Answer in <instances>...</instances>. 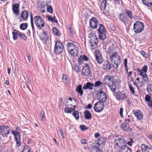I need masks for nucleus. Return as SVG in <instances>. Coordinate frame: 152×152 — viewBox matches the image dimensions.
<instances>
[{
  "label": "nucleus",
  "instance_id": "nucleus-1",
  "mask_svg": "<svg viewBox=\"0 0 152 152\" xmlns=\"http://www.w3.org/2000/svg\"><path fill=\"white\" fill-rule=\"evenodd\" d=\"M103 82L110 88L112 91L115 93H118V91L117 90L116 87V84L111 76L107 75L105 76L103 80Z\"/></svg>",
  "mask_w": 152,
  "mask_h": 152
},
{
  "label": "nucleus",
  "instance_id": "nucleus-2",
  "mask_svg": "<svg viewBox=\"0 0 152 152\" xmlns=\"http://www.w3.org/2000/svg\"><path fill=\"white\" fill-rule=\"evenodd\" d=\"M67 48L68 51L73 56H77L78 50L75 45L70 42H68L67 44Z\"/></svg>",
  "mask_w": 152,
  "mask_h": 152
},
{
  "label": "nucleus",
  "instance_id": "nucleus-3",
  "mask_svg": "<svg viewBox=\"0 0 152 152\" xmlns=\"http://www.w3.org/2000/svg\"><path fill=\"white\" fill-rule=\"evenodd\" d=\"M20 131L19 127L17 126L16 129V132L12 130V133L15 136V140H16V144L18 146H19L21 145L20 138V134L19 131Z\"/></svg>",
  "mask_w": 152,
  "mask_h": 152
},
{
  "label": "nucleus",
  "instance_id": "nucleus-4",
  "mask_svg": "<svg viewBox=\"0 0 152 152\" xmlns=\"http://www.w3.org/2000/svg\"><path fill=\"white\" fill-rule=\"evenodd\" d=\"M144 28L143 23L141 22H136L134 24L133 29L136 33H140L143 30Z\"/></svg>",
  "mask_w": 152,
  "mask_h": 152
},
{
  "label": "nucleus",
  "instance_id": "nucleus-5",
  "mask_svg": "<svg viewBox=\"0 0 152 152\" xmlns=\"http://www.w3.org/2000/svg\"><path fill=\"white\" fill-rule=\"evenodd\" d=\"M35 23L36 26L41 29L45 26V23L42 18L39 16H36L34 18Z\"/></svg>",
  "mask_w": 152,
  "mask_h": 152
},
{
  "label": "nucleus",
  "instance_id": "nucleus-6",
  "mask_svg": "<svg viewBox=\"0 0 152 152\" xmlns=\"http://www.w3.org/2000/svg\"><path fill=\"white\" fill-rule=\"evenodd\" d=\"M9 128L7 125L0 126V134L3 137H8L10 133V130L8 129Z\"/></svg>",
  "mask_w": 152,
  "mask_h": 152
},
{
  "label": "nucleus",
  "instance_id": "nucleus-7",
  "mask_svg": "<svg viewBox=\"0 0 152 152\" xmlns=\"http://www.w3.org/2000/svg\"><path fill=\"white\" fill-rule=\"evenodd\" d=\"M96 94L99 101L102 102H105L107 99V96L105 93L101 90L98 91Z\"/></svg>",
  "mask_w": 152,
  "mask_h": 152
},
{
  "label": "nucleus",
  "instance_id": "nucleus-8",
  "mask_svg": "<svg viewBox=\"0 0 152 152\" xmlns=\"http://www.w3.org/2000/svg\"><path fill=\"white\" fill-rule=\"evenodd\" d=\"M63 48L62 43L59 41H57L54 47L55 52L57 54L61 53L63 51Z\"/></svg>",
  "mask_w": 152,
  "mask_h": 152
},
{
  "label": "nucleus",
  "instance_id": "nucleus-9",
  "mask_svg": "<svg viewBox=\"0 0 152 152\" xmlns=\"http://www.w3.org/2000/svg\"><path fill=\"white\" fill-rule=\"evenodd\" d=\"M104 105L103 102L98 101L94 105V110L97 112H100L104 109Z\"/></svg>",
  "mask_w": 152,
  "mask_h": 152
},
{
  "label": "nucleus",
  "instance_id": "nucleus-10",
  "mask_svg": "<svg viewBox=\"0 0 152 152\" xmlns=\"http://www.w3.org/2000/svg\"><path fill=\"white\" fill-rule=\"evenodd\" d=\"M95 56L96 60L98 63L101 64L103 63V58L99 50H96L95 53Z\"/></svg>",
  "mask_w": 152,
  "mask_h": 152
},
{
  "label": "nucleus",
  "instance_id": "nucleus-11",
  "mask_svg": "<svg viewBox=\"0 0 152 152\" xmlns=\"http://www.w3.org/2000/svg\"><path fill=\"white\" fill-rule=\"evenodd\" d=\"M98 24V21L96 18L93 17L90 20V26L92 28L94 29L96 28Z\"/></svg>",
  "mask_w": 152,
  "mask_h": 152
},
{
  "label": "nucleus",
  "instance_id": "nucleus-12",
  "mask_svg": "<svg viewBox=\"0 0 152 152\" xmlns=\"http://www.w3.org/2000/svg\"><path fill=\"white\" fill-rule=\"evenodd\" d=\"M119 19L126 26L127 23H128L129 19L128 18L124 15V13L119 14Z\"/></svg>",
  "mask_w": 152,
  "mask_h": 152
},
{
  "label": "nucleus",
  "instance_id": "nucleus-13",
  "mask_svg": "<svg viewBox=\"0 0 152 152\" xmlns=\"http://www.w3.org/2000/svg\"><path fill=\"white\" fill-rule=\"evenodd\" d=\"M81 74L85 76H88L91 74V70L89 67H84L81 70Z\"/></svg>",
  "mask_w": 152,
  "mask_h": 152
},
{
  "label": "nucleus",
  "instance_id": "nucleus-14",
  "mask_svg": "<svg viewBox=\"0 0 152 152\" xmlns=\"http://www.w3.org/2000/svg\"><path fill=\"white\" fill-rule=\"evenodd\" d=\"M69 102V101H67L65 103V105L66 107L64 108V111L65 113H71L73 111H74L75 109L71 107H69V106H71L72 104H68V103Z\"/></svg>",
  "mask_w": 152,
  "mask_h": 152
},
{
  "label": "nucleus",
  "instance_id": "nucleus-15",
  "mask_svg": "<svg viewBox=\"0 0 152 152\" xmlns=\"http://www.w3.org/2000/svg\"><path fill=\"white\" fill-rule=\"evenodd\" d=\"M140 148L142 152H152V148H149L146 145H142Z\"/></svg>",
  "mask_w": 152,
  "mask_h": 152
},
{
  "label": "nucleus",
  "instance_id": "nucleus-16",
  "mask_svg": "<svg viewBox=\"0 0 152 152\" xmlns=\"http://www.w3.org/2000/svg\"><path fill=\"white\" fill-rule=\"evenodd\" d=\"M138 71L140 72L139 75L142 76L143 77V80L145 82H148L149 80L148 77L146 73H145L144 71L142 69H139Z\"/></svg>",
  "mask_w": 152,
  "mask_h": 152
},
{
  "label": "nucleus",
  "instance_id": "nucleus-17",
  "mask_svg": "<svg viewBox=\"0 0 152 152\" xmlns=\"http://www.w3.org/2000/svg\"><path fill=\"white\" fill-rule=\"evenodd\" d=\"M94 87V83L88 82H87L86 85L83 87V89L84 90H86L88 89L90 90L93 89Z\"/></svg>",
  "mask_w": 152,
  "mask_h": 152
},
{
  "label": "nucleus",
  "instance_id": "nucleus-18",
  "mask_svg": "<svg viewBox=\"0 0 152 152\" xmlns=\"http://www.w3.org/2000/svg\"><path fill=\"white\" fill-rule=\"evenodd\" d=\"M19 5L18 4H14L12 6V10L15 14L18 15H19Z\"/></svg>",
  "mask_w": 152,
  "mask_h": 152
},
{
  "label": "nucleus",
  "instance_id": "nucleus-19",
  "mask_svg": "<svg viewBox=\"0 0 152 152\" xmlns=\"http://www.w3.org/2000/svg\"><path fill=\"white\" fill-rule=\"evenodd\" d=\"M126 142V141L122 138H118L115 139L114 140V142L118 143L120 145L125 144Z\"/></svg>",
  "mask_w": 152,
  "mask_h": 152
},
{
  "label": "nucleus",
  "instance_id": "nucleus-20",
  "mask_svg": "<svg viewBox=\"0 0 152 152\" xmlns=\"http://www.w3.org/2000/svg\"><path fill=\"white\" fill-rule=\"evenodd\" d=\"M90 150V152H102L100 148H99L97 145H94Z\"/></svg>",
  "mask_w": 152,
  "mask_h": 152
},
{
  "label": "nucleus",
  "instance_id": "nucleus-21",
  "mask_svg": "<svg viewBox=\"0 0 152 152\" xmlns=\"http://www.w3.org/2000/svg\"><path fill=\"white\" fill-rule=\"evenodd\" d=\"M103 68L104 70H109L111 69L112 66L111 64L107 61H105L103 65Z\"/></svg>",
  "mask_w": 152,
  "mask_h": 152
},
{
  "label": "nucleus",
  "instance_id": "nucleus-22",
  "mask_svg": "<svg viewBox=\"0 0 152 152\" xmlns=\"http://www.w3.org/2000/svg\"><path fill=\"white\" fill-rule=\"evenodd\" d=\"M113 61H114V64L116 65V66H114V67L115 68H117L121 63V60L119 56H118L116 58H113Z\"/></svg>",
  "mask_w": 152,
  "mask_h": 152
},
{
  "label": "nucleus",
  "instance_id": "nucleus-23",
  "mask_svg": "<svg viewBox=\"0 0 152 152\" xmlns=\"http://www.w3.org/2000/svg\"><path fill=\"white\" fill-rule=\"evenodd\" d=\"M120 151L122 152H131L130 149L125 144L122 145Z\"/></svg>",
  "mask_w": 152,
  "mask_h": 152
},
{
  "label": "nucleus",
  "instance_id": "nucleus-24",
  "mask_svg": "<svg viewBox=\"0 0 152 152\" xmlns=\"http://www.w3.org/2000/svg\"><path fill=\"white\" fill-rule=\"evenodd\" d=\"M134 114L139 119L141 120L142 118L143 114L139 110H138L137 111L134 112Z\"/></svg>",
  "mask_w": 152,
  "mask_h": 152
},
{
  "label": "nucleus",
  "instance_id": "nucleus-25",
  "mask_svg": "<svg viewBox=\"0 0 152 152\" xmlns=\"http://www.w3.org/2000/svg\"><path fill=\"white\" fill-rule=\"evenodd\" d=\"M84 116L86 119L90 120L91 118L92 115L88 110H86L84 113Z\"/></svg>",
  "mask_w": 152,
  "mask_h": 152
},
{
  "label": "nucleus",
  "instance_id": "nucleus-26",
  "mask_svg": "<svg viewBox=\"0 0 152 152\" xmlns=\"http://www.w3.org/2000/svg\"><path fill=\"white\" fill-rule=\"evenodd\" d=\"M98 43V38L96 34H95V35L92 37V38L91 39L90 43H94L95 45H96Z\"/></svg>",
  "mask_w": 152,
  "mask_h": 152
},
{
  "label": "nucleus",
  "instance_id": "nucleus-27",
  "mask_svg": "<svg viewBox=\"0 0 152 152\" xmlns=\"http://www.w3.org/2000/svg\"><path fill=\"white\" fill-rule=\"evenodd\" d=\"M41 39L44 43L46 42V40L48 39L47 34L45 31H44L40 37Z\"/></svg>",
  "mask_w": 152,
  "mask_h": 152
},
{
  "label": "nucleus",
  "instance_id": "nucleus-28",
  "mask_svg": "<svg viewBox=\"0 0 152 152\" xmlns=\"http://www.w3.org/2000/svg\"><path fill=\"white\" fill-rule=\"evenodd\" d=\"M76 91L80 94V95L82 96L83 95V91L82 89V86L79 85L77 86L76 88Z\"/></svg>",
  "mask_w": 152,
  "mask_h": 152
},
{
  "label": "nucleus",
  "instance_id": "nucleus-29",
  "mask_svg": "<svg viewBox=\"0 0 152 152\" xmlns=\"http://www.w3.org/2000/svg\"><path fill=\"white\" fill-rule=\"evenodd\" d=\"M107 0H103L101 3L100 9L101 10H104L106 8Z\"/></svg>",
  "mask_w": 152,
  "mask_h": 152
},
{
  "label": "nucleus",
  "instance_id": "nucleus-30",
  "mask_svg": "<svg viewBox=\"0 0 152 152\" xmlns=\"http://www.w3.org/2000/svg\"><path fill=\"white\" fill-rule=\"evenodd\" d=\"M143 4L148 7L152 5V0H142Z\"/></svg>",
  "mask_w": 152,
  "mask_h": 152
},
{
  "label": "nucleus",
  "instance_id": "nucleus-31",
  "mask_svg": "<svg viewBox=\"0 0 152 152\" xmlns=\"http://www.w3.org/2000/svg\"><path fill=\"white\" fill-rule=\"evenodd\" d=\"M121 127L124 131H127L129 130V126H127L125 123L123 122L121 124Z\"/></svg>",
  "mask_w": 152,
  "mask_h": 152
},
{
  "label": "nucleus",
  "instance_id": "nucleus-32",
  "mask_svg": "<svg viewBox=\"0 0 152 152\" xmlns=\"http://www.w3.org/2000/svg\"><path fill=\"white\" fill-rule=\"evenodd\" d=\"M28 16V11L26 10L23 11L21 14V17L24 20H26Z\"/></svg>",
  "mask_w": 152,
  "mask_h": 152
},
{
  "label": "nucleus",
  "instance_id": "nucleus-33",
  "mask_svg": "<svg viewBox=\"0 0 152 152\" xmlns=\"http://www.w3.org/2000/svg\"><path fill=\"white\" fill-rule=\"evenodd\" d=\"M62 78L64 82L66 83H68L69 82L70 78L66 74L63 75Z\"/></svg>",
  "mask_w": 152,
  "mask_h": 152
},
{
  "label": "nucleus",
  "instance_id": "nucleus-34",
  "mask_svg": "<svg viewBox=\"0 0 152 152\" xmlns=\"http://www.w3.org/2000/svg\"><path fill=\"white\" fill-rule=\"evenodd\" d=\"M46 17L49 20L52 21L53 22H55L56 23H57V20L56 19V17L55 16L53 17L51 16L48 15H46Z\"/></svg>",
  "mask_w": 152,
  "mask_h": 152
},
{
  "label": "nucleus",
  "instance_id": "nucleus-35",
  "mask_svg": "<svg viewBox=\"0 0 152 152\" xmlns=\"http://www.w3.org/2000/svg\"><path fill=\"white\" fill-rule=\"evenodd\" d=\"M98 30L99 33L105 32L106 31V30L103 26L101 24H100L99 28Z\"/></svg>",
  "mask_w": 152,
  "mask_h": 152
},
{
  "label": "nucleus",
  "instance_id": "nucleus-36",
  "mask_svg": "<svg viewBox=\"0 0 152 152\" xmlns=\"http://www.w3.org/2000/svg\"><path fill=\"white\" fill-rule=\"evenodd\" d=\"M105 142V139L104 138H100L98 140V142L96 144L97 145H100L102 144H103Z\"/></svg>",
  "mask_w": 152,
  "mask_h": 152
},
{
  "label": "nucleus",
  "instance_id": "nucleus-37",
  "mask_svg": "<svg viewBox=\"0 0 152 152\" xmlns=\"http://www.w3.org/2000/svg\"><path fill=\"white\" fill-rule=\"evenodd\" d=\"M114 149L118 151H120V149L122 145H120L118 143L114 142Z\"/></svg>",
  "mask_w": 152,
  "mask_h": 152
},
{
  "label": "nucleus",
  "instance_id": "nucleus-38",
  "mask_svg": "<svg viewBox=\"0 0 152 152\" xmlns=\"http://www.w3.org/2000/svg\"><path fill=\"white\" fill-rule=\"evenodd\" d=\"M126 97V95L125 94H120L118 96V98L117 99L119 100H123L125 99Z\"/></svg>",
  "mask_w": 152,
  "mask_h": 152
},
{
  "label": "nucleus",
  "instance_id": "nucleus-39",
  "mask_svg": "<svg viewBox=\"0 0 152 152\" xmlns=\"http://www.w3.org/2000/svg\"><path fill=\"white\" fill-rule=\"evenodd\" d=\"M18 32H19V31L15 29H14V31L12 32L13 39L14 40H15L17 39V35H18Z\"/></svg>",
  "mask_w": 152,
  "mask_h": 152
},
{
  "label": "nucleus",
  "instance_id": "nucleus-40",
  "mask_svg": "<svg viewBox=\"0 0 152 152\" xmlns=\"http://www.w3.org/2000/svg\"><path fill=\"white\" fill-rule=\"evenodd\" d=\"M105 32H102L99 33V37L100 39L102 40H104V39L106 37Z\"/></svg>",
  "mask_w": 152,
  "mask_h": 152
},
{
  "label": "nucleus",
  "instance_id": "nucleus-41",
  "mask_svg": "<svg viewBox=\"0 0 152 152\" xmlns=\"http://www.w3.org/2000/svg\"><path fill=\"white\" fill-rule=\"evenodd\" d=\"M73 115L76 120H78L79 118V113L77 111H74L73 113Z\"/></svg>",
  "mask_w": 152,
  "mask_h": 152
},
{
  "label": "nucleus",
  "instance_id": "nucleus-42",
  "mask_svg": "<svg viewBox=\"0 0 152 152\" xmlns=\"http://www.w3.org/2000/svg\"><path fill=\"white\" fill-rule=\"evenodd\" d=\"M18 35L22 39L24 40L26 39L27 37L23 33H21L20 32H18Z\"/></svg>",
  "mask_w": 152,
  "mask_h": 152
},
{
  "label": "nucleus",
  "instance_id": "nucleus-43",
  "mask_svg": "<svg viewBox=\"0 0 152 152\" xmlns=\"http://www.w3.org/2000/svg\"><path fill=\"white\" fill-rule=\"evenodd\" d=\"M28 27L27 23H23L20 26V28L21 29L24 30L26 29Z\"/></svg>",
  "mask_w": 152,
  "mask_h": 152
},
{
  "label": "nucleus",
  "instance_id": "nucleus-44",
  "mask_svg": "<svg viewBox=\"0 0 152 152\" xmlns=\"http://www.w3.org/2000/svg\"><path fill=\"white\" fill-rule=\"evenodd\" d=\"M118 55V53H113V54L110 56V58L111 59V61L113 62V58H116L117 56Z\"/></svg>",
  "mask_w": 152,
  "mask_h": 152
},
{
  "label": "nucleus",
  "instance_id": "nucleus-45",
  "mask_svg": "<svg viewBox=\"0 0 152 152\" xmlns=\"http://www.w3.org/2000/svg\"><path fill=\"white\" fill-rule=\"evenodd\" d=\"M126 14L131 19L132 18V12L128 10H126L125 11Z\"/></svg>",
  "mask_w": 152,
  "mask_h": 152
},
{
  "label": "nucleus",
  "instance_id": "nucleus-46",
  "mask_svg": "<svg viewBox=\"0 0 152 152\" xmlns=\"http://www.w3.org/2000/svg\"><path fill=\"white\" fill-rule=\"evenodd\" d=\"M53 31L55 34L58 36H59L60 35L59 32L56 28L55 27L53 28Z\"/></svg>",
  "mask_w": 152,
  "mask_h": 152
},
{
  "label": "nucleus",
  "instance_id": "nucleus-47",
  "mask_svg": "<svg viewBox=\"0 0 152 152\" xmlns=\"http://www.w3.org/2000/svg\"><path fill=\"white\" fill-rule=\"evenodd\" d=\"M103 83L99 81H96L95 84L94 86L95 87H99L101 86L102 85H103Z\"/></svg>",
  "mask_w": 152,
  "mask_h": 152
},
{
  "label": "nucleus",
  "instance_id": "nucleus-48",
  "mask_svg": "<svg viewBox=\"0 0 152 152\" xmlns=\"http://www.w3.org/2000/svg\"><path fill=\"white\" fill-rule=\"evenodd\" d=\"M47 11L50 13L53 12V10L52 7L50 6H48L47 8Z\"/></svg>",
  "mask_w": 152,
  "mask_h": 152
},
{
  "label": "nucleus",
  "instance_id": "nucleus-49",
  "mask_svg": "<svg viewBox=\"0 0 152 152\" xmlns=\"http://www.w3.org/2000/svg\"><path fill=\"white\" fill-rule=\"evenodd\" d=\"M80 127L81 129L83 131H84L88 129V127L83 125H80Z\"/></svg>",
  "mask_w": 152,
  "mask_h": 152
},
{
  "label": "nucleus",
  "instance_id": "nucleus-50",
  "mask_svg": "<svg viewBox=\"0 0 152 152\" xmlns=\"http://www.w3.org/2000/svg\"><path fill=\"white\" fill-rule=\"evenodd\" d=\"M151 97L149 95L146 94L145 96V99L146 101L149 102L151 100Z\"/></svg>",
  "mask_w": 152,
  "mask_h": 152
},
{
  "label": "nucleus",
  "instance_id": "nucleus-51",
  "mask_svg": "<svg viewBox=\"0 0 152 152\" xmlns=\"http://www.w3.org/2000/svg\"><path fill=\"white\" fill-rule=\"evenodd\" d=\"M147 89L149 94H152V86L148 87Z\"/></svg>",
  "mask_w": 152,
  "mask_h": 152
},
{
  "label": "nucleus",
  "instance_id": "nucleus-52",
  "mask_svg": "<svg viewBox=\"0 0 152 152\" xmlns=\"http://www.w3.org/2000/svg\"><path fill=\"white\" fill-rule=\"evenodd\" d=\"M24 151H27V152H30V148L29 146L26 145L24 147L23 149Z\"/></svg>",
  "mask_w": 152,
  "mask_h": 152
},
{
  "label": "nucleus",
  "instance_id": "nucleus-53",
  "mask_svg": "<svg viewBox=\"0 0 152 152\" xmlns=\"http://www.w3.org/2000/svg\"><path fill=\"white\" fill-rule=\"evenodd\" d=\"M83 61V56H80L78 59V62L79 64H81Z\"/></svg>",
  "mask_w": 152,
  "mask_h": 152
},
{
  "label": "nucleus",
  "instance_id": "nucleus-54",
  "mask_svg": "<svg viewBox=\"0 0 152 152\" xmlns=\"http://www.w3.org/2000/svg\"><path fill=\"white\" fill-rule=\"evenodd\" d=\"M129 86L130 90L132 92V94L133 95H134V93H135L134 91L133 88L132 86L130 84H129Z\"/></svg>",
  "mask_w": 152,
  "mask_h": 152
},
{
  "label": "nucleus",
  "instance_id": "nucleus-55",
  "mask_svg": "<svg viewBox=\"0 0 152 152\" xmlns=\"http://www.w3.org/2000/svg\"><path fill=\"white\" fill-rule=\"evenodd\" d=\"M74 69L77 72H78L80 70V68L77 65H75L74 66Z\"/></svg>",
  "mask_w": 152,
  "mask_h": 152
},
{
  "label": "nucleus",
  "instance_id": "nucleus-56",
  "mask_svg": "<svg viewBox=\"0 0 152 152\" xmlns=\"http://www.w3.org/2000/svg\"><path fill=\"white\" fill-rule=\"evenodd\" d=\"M58 131L60 133V134L61 136H62L63 138H64V133L62 129L61 128H59L58 129Z\"/></svg>",
  "mask_w": 152,
  "mask_h": 152
},
{
  "label": "nucleus",
  "instance_id": "nucleus-57",
  "mask_svg": "<svg viewBox=\"0 0 152 152\" xmlns=\"http://www.w3.org/2000/svg\"><path fill=\"white\" fill-rule=\"evenodd\" d=\"M113 80L114 82H116L118 83L120 82V80H119L118 77L117 76L114 77L113 78Z\"/></svg>",
  "mask_w": 152,
  "mask_h": 152
},
{
  "label": "nucleus",
  "instance_id": "nucleus-58",
  "mask_svg": "<svg viewBox=\"0 0 152 152\" xmlns=\"http://www.w3.org/2000/svg\"><path fill=\"white\" fill-rule=\"evenodd\" d=\"M147 69H148V67L145 65H144L143 67H142V70L144 71L145 73H146V72H147Z\"/></svg>",
  "mask_w": 152,
  "mask_h": 152
},
{
  "label": "nucleus",
  "instance_id": "nucleus-59",
  "mask_svg": "<svg viewBox=\"0 0 152 152\" xmlns=\"http://www.w3.org/2000/svg\"><path fill=\"white\" fill-rule=\"evenodd\" d=\"M81 142L82 144H86L87 143L86 140L84 139H82L81 140Z\"/></svg>",
  "mask_w": 152,
  "mask_h": 152
},
{
  "label": "nucleus",
  "instance_id": "nucleus-60",
  "mask_svg": "<svg viewBox=\"0 0 152 152\" xmlns=\"http://www.w3.org/2000/svg\"><path fill=\"white\" fill-rule=\"evenodd\" d=\"M113 1L115 3L117 4H120L122 2V0H113Z\"/></svg>",
  "mask_w": 152,
  "mask_h": 152
},
{
  "label": "nucleus",
  "instance_id": "nucleus-61",
  "mask_svg": "<svg viewBox=\"0 0 152 152\" xmlns=\"http://www.w3.org/2000/svg\"><path fill=\"white\" fill-rule=\"evenodd\" d=\"M130 121L129 119H125V122L126 124H127V126H129V123L130 122Z\"/></svg>",
  "mask_w": 152,
  "mask_h": 152
},
{
  "label": "nucleus",
  "instance_id": "nucleus-62",
  "mask_svg": "<svg viewBox=\"0 0 152 152\" xmlns=\"http://www.w3.org/2000/svg\"><path fill=\"white\" fill-rule=\"evenodd\" d=\"M83 61L85 60L86 61H88V57L86 56L85 55H84L83 56Z\"/></svg>",
  "mask_w": 152,
  "mask_h": 152
},
{
  "label": "nucleus",
  "instance_id": "nucleus-63",
  "mask_svg": "<svg viewBox=\"0 0 152 152\" xmlns=\"http://www.w3.org/2000/svg\"><path fill=\"white\" fill-rule=\"evenodd\" d=\"M123 108H120V114L121 115V117H122L123 116Z\"/></svg>",
  "mask_w": 152,
  "mask_h": 152
},
{
  "label": "nucleus",
  "instance_id": "nucleus-64",
  "mask_svg": "<svg viewBox=\"0 0 152 152\" xmlns=\"http://www.w3.org/2000/svg\"><path fill=\"white\" fill-rule=\"evenodd\" d=\"M95 34L94 33H91L89 34V37L90 38V39L92 38V37L95 35Z\"/></svg>",
  "mask_w": 152,
  "mask_h": 152
}]
</instances>
